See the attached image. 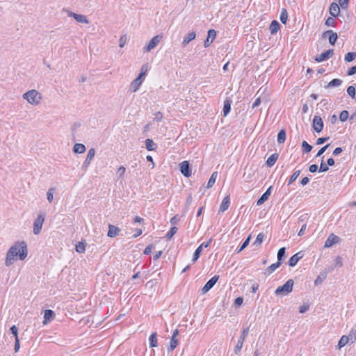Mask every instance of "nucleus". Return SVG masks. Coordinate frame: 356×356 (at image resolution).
I'll list each match as a JSON object with an SVG mask.
<instances>
[{
  "mask_svg": "<svg viewBox=\"0 0 356 356\" xmlns=\"http://www.w3.org/2000/svg\"><path fill=\"white\" fill-rule=\"evenodd\" d=\"M27 254L26 243L24 241H17L8 250L5 265L8 267L10 266L17 259V257L22 261L27 257Z\"/></svg>",
  "mask_w": 356,
  "mask_h": 356,
  "instance_id": "obj_1",
  "label": "nucleus"
},
{
  "mask_svg": "<svg viewBox=\"0 0 356 356\" xmlns=\"http://www.w3.org/2000/svg\"><path fill=\"white\" fill-rule=\"evenodd\" d=\"M23 97L31 104H38L42 99V95L38 90H28Z\"/></svg>",
  "mask_w": 356,
  "mask_h": 356,
  "instance_id": "obj_2",
  "label": "nucleus"
},
{
  "mask_svg": "<svg viewBox=\"0 0 356 356\" xmlns=\"http://www.w3.org/2000/svg\"><path fill=\"white\" fill-rule=\"evenodd\" d=\"M294 282L292 279L288 280L286 283L281 286L277 288L275 291V293L277 296H286L289 293H291L293 290Z\"/></svg>",
  "mask_w": 356,
  "mask_h": 356,
  "instance_id": "obj_3",
  "label": "nucleus"
},
{
  "mask_svg": "<svg viewBox=\"0 0 356 356\" xmlns=\"http://www.w3.org/2000/svg\"><path fill=\"white\" fill-rule=\"evenodd\" d=\"M44 220H45V213H38V215L33 223V232L34 234L37 235L40 232Z\"/></svg>",
  "mask_w": 356,
  "mask_h": 356,
  "instance_id": "obj_4",
  "label": "nucleus"
},
{
  "mask_svg": "<svg viewBox=\"0 0 356 356\" xmlns=\"http://www.w3.org/2000/svg\"><path fill=\"white\" fill-rule=\"evenodd\" d=\"M163 38L162 34L153 37L147 45L143 47V52L147 53L154 49Z\"/></svg>",
  "mask_w": 356,
  "mask_h": 356,
  "instance_id": "obj_5",
  "label": "nucleus"
},
{
  "mask_svg": "<svg viewBox=\"0 0 356 356\" xmlns=\"http://www.w3.org/2000/svg\"><path fill=\"white\" fill-rule=\"evenodd\" d=\"M248 333H249V327H248L243 330V332L239 337V339L238 340V342L235 346L234 353L236 355H238L241 352V350L243 345V341H244L245 337L248 336Z\"/></svg>",
  "mask_w": 356,
  "mask_h": 356,
  "instance_id": "obj_6",
  "label": "nucleus"
},
{
  "mask_svg": "<svg viewBox=\"0 0 356 356\" xmlns=\"http://www.w3.org/2000/svg\"><path fill=\"white\" fill-rule=\"evenodd\" d=\"M68 17H73L77 22L82 24H89L88 17L81 14H76L70 10H66Z\"/></svg>",
  "mask_w": 356,
  "mask_h": 356,
  "instance_id": "obj_7",
  "label": "nucleus"
},
{
  "mask_svg": "<svg viewBox=\"0 0 356 356\" xmlns=\"http://www.w3.org/2000/svg\"><path fill=\"white\" fill-rule=\"evenodd\" d=\"M95 155V148H90L88 152L87 156H86V160L84 161L83 164L82 165V169L83 170L86 171L88 169L91 161L94 159Z\"/></svg>",
  "mask_w": 356,
  "mask_h": 356,
  "instance_id": "obj_8",
  "label": "nucleus"
},
{
  "mask_svg": "<svg viewBox=\"0 0 356 356\" xmlns=\"http://www.w3.org/2000/svg\"><path fill=\"white\" fill-rule=\"evenodd\" d=\"M212 239L210 238L207 243H202L195 251L193 254V257L192 259V261L194 263L195 262L198 258L200 257V255L202 251L203 248H207L211 244Z\"/></svg>",
  "mask_w": 356,
  "mask_h": 356,
  "instance_id": "obj_9",
  "label": "nucleus"
},
{
  "mask_svg": "<svg viewBox=\"0 0 356 356\" xmlns=\"http://www.w3.org/2000/svg\"><path fill=\"white\" fill-rule=\"evenodd\" d=\"M218 279H219L218 275H215L212 278H211L205 284V285L202 287V293H206L207 292H208L216 284V283L218 282Z\"/></svg>",
  "mask_w": 356,
  "mask_h": 356,
  "instance_id": "obj_10",
  "label": "nucleus"
},
{
  "mask_svg": "<svg viewBox=\"0 0 356 356\" xmlns=\"http://www.w3.org/2000/svg\"><path fill=\"white\" fill-rule=\"evenodd\" d=\"M313 128L316 132H321L323 128L322 118L318 115H315L313 119Z\"/></svg>",
  "mask_w": 356,
  "mask_h": 356,
  "instance_id": "obj_11",
  "label": "nucleus"
},
{
  "mask_svg": "<svg viewBox=\"0 0 356 356\" xmlns=\"http://www.w3.org/2000/svg\"><path fill=\"white\" fill-rule=\"evenodd\" d=\"M180 171L186 177L191 176V170L188 161H184L180 163Z\"/></svg>",
  "mask_w": 356,
  "mask_h": 356,
  "instance_id": "obj_12",
  "label": "nucleus"
},
{
  "mask_svg": "<svg viewBox=\"0 0 356 356\" xmlns=\"http://www.w3.org/2000/svg\"><path fill=\"white\" fill-rule=\"evenodd\" d=\"M339 241V237L332 233L329 235L328 238L325 241L324 248H330L332 245L338 243Z\"/></svg>",
  "mask_w": 356,
  "mask_h": 356,
  "instance_id": "obj_13",
  "label": "nucleus"
},
{
  "mask_svg": "<svg viewBox=\"0 0 356 356\" xmlns=\"http://www.w3.org/2000/svg\"><path fill=\"white\" fill-rule=\"evenodd\" d=\"M333 54H334L333 49H328V50L325 51V52H323L322 54H321L319 56H316L315 58V60L317 62L324 61V60L328 59L329 58H330L331 56H332Z\"/></svg>",
  "mask_w": 356,
  "mask_h": 356,
  "instance_id": "obj_14",
  "label": "nucleus"
},
{
  "mask_svg": "<svg viewBox=\"0 0 356 356\" xmlns=\"http://www.w3.org/2000/svg\"><path fill=\"white\" fill-rule=\"evenodd\" d=\"M327 35H329V42L332 45H334L338 38L337 33L333 32L332 30H328L323 33V38H325Z\"/></svg>",
  "mask_w": 356,
  "mask_h": 356,
  "instance_id": "obj_15",
  "label": "nucleus"
},
{
  "mask_svg": "<svg viewBox=\"0 0 356 356\" xmlns=\"http://www.w3.org/2000/svg\"><path fill=\"white\" fill-rule=\"evenodd\" d=\"M216 36V32L214 29H210L208 31L207 38L205 40L204 42V47H208L211 42L213 41Z\"/></svg>",
  "mask_w": 356,
  "mask_h": 356,
  "instance_id": "obj_16",
  "label": "nucleus"
},
{
  "mask_svg": "<svg viewBox=\"0 0 356 356\" xmlns=\"http://www.w3.org/2000/svg\"><path fill=\"white\" fill-rule=\"evenodd\" d=\"M303 257V254L302 252H299L295 254H293L289 260L288 264L290 266H295L298 261L302 259Z\"/></svg>",
  "mask_w": 356,
  "mask_h": 356,
  "instance_id": "obj_17",
  "label": "nucleus"
},
{
  "mask_svg": "<svg viewBox=\"0 0 356 356\" xmlns=\"http://www.w3.org/2000/svg\"><path fill=\"white\" fill-rule=\"evenodd\" d=\"M340 8L339 6L337 3H332L330 6V14L335 17L339 15Z\"/></svg>",
  "mask_w": 356,
  "mask_h": 356,
  "instance_id": "obj_18",
  "label": "nucleus"
},
{
  "mask_svg": "<svg viewBox=\"0 0 356 356\" xmlns=\"http://www.w3.org/2000/svg\"><path fill=\"white\" fill-rule=\"evenodd\" d=\"M120 231V229L118 227L113 225H109L107 236L111 238L115 237L118 235Z\"/></svg>",
  "mask_w": 356,
  "mask_h": 356,
  "instance_id": "obj_19",
  "label": "nucleus"
},
{
  "mask_svg": "<svg viewBox=\"0 0 356 356\" xmlns=\"http://www.w3.org/2000/svg\"><path fill=\"white\" fill-rule=\"evenodd\" d=\"M196 37V33L194 31L188 33L184 38L181 44L183 47H186L190 42L193 40Z\"/></svg>",
  "mask_w": 356,
  "mask_h": 356,
  "instance_id": "obj_20",
  "label": "nucleus"
},
{
  "mask_svg": "<svg viewBox=\"0 0 356 356\" xmlns=\"http://www.w3.org/2000/svg\"><path fill=\"white\" fill-rule=\"evenodd\" d=\"M232 103V100L230 99V97H227L226 99L224 102V106H223L224 116L227 115V114L230 112Z\"/></svg>",
  "mask_w": 356,
  "mask_h": 356,
  "instance_id": "obj_21",
  "label": "nucleus"
},
{
  "mask_svg": "<svg viewBox=\"0 0 356 356\" xmlns=\"http://www.w3.org/2000/svg\"><path fill=\"white\" fill-rule=\"evenodd\" d=\"M55 316V314L54 312L51 310V309H47L44 311V321H43V324L45 325L47 324L49 321H51V320L54 319Z\"/></svg>",
  "mask_w": 356,
  "mask_h": 356,
  "instance_id": "obj_22",
  "label": "nucleus"
},
{
  "mask_svg": "<svg viewBox=\"0 0 356 356\" xmlns=\"http://www.w3.org/2000/svg\"><path fill=\"white\" fill-rule=\"evenodd\" d=\"M229 204H230L229 197V195H227V196L225 197L224 199L222 200V203L220 206L219 212L222 213V212L225 211L228 209Z\"/></svg>",
  "mask_w": 356,
  "mask_h": 356,
  "instance_id": "obj_23",
  "label": "nucleus"
},
{
  "mask_svg": "<svg viewBox=\"0 0 356 356\" xmlns=\"http://www.w3.org/2000/svg\"><path fill=\"white\" fill-rule=\"evenodd\" d=\"M272 186H270L267 191L261 196V197L257 200V205H261L264 203L265 201H266L270 195V191H271Z\"/></svg>",
  "mask_w": 356,
  "mask_h": 356,
  "instance_id": "obj_24",
  "label": "nucleus"
},
{
  "mask_svg": "<svg viewBox=\"0 0 356 356\" xmlns=\"http://www.w3.org/2000/svg\"><path fill=\"white\" fill-rule=\"evenodd\" d=\"M86 146L81 143H76L73 147V152L75 154H83L86 152Z\"/></svg>",
  "mask_w": 356,
  "mask_h": 356,
  "instance_id": "obj_25",
  "label": "nucleus"
},
{
  "mask_svg": "<svg viewBox=\"0 0 356 356\" xmlns=\"http://www.w3.org/2000/svg\"><path fill=\"white\" fill-rule=\"evenodd\" d=\"M269 29L271 34L276 33L280 29V24L277 21L273 20L270 25Z\"/></svg>",
  "mask_w": 356,
  "mask_h": 356,
  "instance_id": "obj_26",
  "label": "nucleus"
},
{
  "mask_svg": "<svg viewBox=\"0 0 356 356\" xmlns=\"http://www.w3.org/2000/svg\"><path fill=\"white\" fill-rule=\"evenodd\" d=\"M277 159H278L277 154H273L270 155L266 161V165L270 167L273 166L277 161Z\"/></svg>",
  "mask_w": 356,
  "mask_h": 356,
  "instance_id": "obj_27",
  "label": "nucleus"
},
{
  "mask_svg": "<svg viewBox=\"0 0 356 356\" xmlns=\"http://www.w3.org/2000/svg\"><path fill=\"white\" fill-rule=\"evenodd\" d=\"M327 277V273L324 272V273H321L317 277L316 279L314 281V284L316 286H318L319 284H321L323 281Z\"/></svg>",
  "mask_w": 356,
  "mask_h": 356,
  "instance_id": "obj_28",
  "label": "nucleus"
},
{
  "mask_svg": "<svg viewBox=\"0 0 356 356\" xmlns=\"http://www.w3.org/2000/svg\"><path fill=\"white\" fill-rule=\"evenodd\" d=\"M281 264L282 263L277 261V263L273 264L269 267H268L266 270L268 274H271L277 268H279L281 266Z\"/></svg>",
  "mask_w": 356,
  "mask_h": 356,
  "instance_id": "obj_29",
  "label": "nucleus"
},
{
  "mask_svg": "<svg viewBox=\"0 0 356 356\" xmlns=\"http://www.w3.org/2000/svg\"><path fill=\"white\" fill-rule=\"evenodd\" d=\"M348 342L349 341H348V339L347 338V336L346 335L342 336L338 343L337 348L341 349V348L345 346Z\"/></svg>",
  "mask_w": 356,
  "mask_h": 356,
  "instance_id": "obj_30",
  "label": "nucleus"
},
{
  "mask_svg": "<svg viewBox=\"0 0 356 356\" xmlns=\"http://www.w3.org/2000/svg\"><path fill=\"white\" fill-rule=\"evenodd\" d=\"M286 140V131L284 129L280 131L277 135V142L280 144L284 143Z\"/></svg>",
  "mask_w": 356,
  "mask_h": 356,
  "instance_id": "obj_31",
  "label": "nucleus"
},
{
  "mask_svg": "<svg viewBox=\"0 0 356 356\" xmlns=\"http://www.w3.org/2000/svg\"><path fill=\"white\" fill-rule=\"evenodd\" d=\"M157 334L156 332L152 333L149 337V345L150 347H156L157 346Z\"/></svg>",
  "mask_w": 356,
  "mask_h": 356,
  "instance_id": "obj_32",
  "label": "nucleus"
},
{
  "mask_svg": "<svg viewBox=\"0 0 356 356\" xmlns=\"http://www.w3.org/2000/svg\"><path fill=\"white\" fill-rule=\"evenodd\" d=\"M280 19L282 23L286 24L288 19V13L285 8H282L280 14Z\"/></svg>",
  "mask_w": 356,
  "mask_h": 356,
  "instance_id": "obj_33",
  "label": "nucleus"
},
{
  "mask_svg": "<svg viewBox=\"0 0 356 356\" xmlns=\"http://www.w3.org/2000/svg\"><path fill=\"white\" fill-rule=\"evenodd\" d=\"M218 177V172H214L212 173L208 183H207V188H209L213 186V185L214 184L216 179Z\"/></svg>",
  "mask_w": 356,
  "mask_h": 356,
  "instance_id": "obj_34",
  "label": "nucleus"
},
{
  "mask_svg": "<svg viewBox=\"0 0 356 356\" xmlns=\"http://www.w3.org/2000/svg\"><path fill=\"white\" fill-rule=\"evenodd\" d=\"M253 174H254V172L251 168H250V169L245 168V171L243 173V177L246 181H248L250 180V179L252 177Z\"/></svg>",
  "mask_w": 356,
  "mask_h": 356,
  "instance_id": "obj_35",
  "label": "nucleus"
},
{
  "mask_svg": "<svg viewBox=\"0 0 356 356\" xmlns=\"http://www.w3.org/2000/svg\"><path fill=\"white\" fill-rule=\"evenodd\" d=\"M285 248H281L277 252V261L282 264V261L285 257Z\"/></svg>",
  "mask_w": 356,
  "mask_h": 356,
  "instance_id": "obj_36",
  "label": "nucleus"
},
{
  "mask_svg": "<svg viewBox=\"0 0 356 356\" xmlns=\"http://www.w3.org/2000/svg\"><path fill=\"white\" fill-rule=\"evenodd\" d=\"M56 189L54 188H50L47 193V199L49 203H51L54 200V194Z\"/></svg>",
  "mask_w": 356,
  "mask_h": 356,
  "instance_id": "obj_37",
  "label": "nucleus"
},
{
  "mask_svg": "<svg viewBox=\"0 0 356 356\" xmlns=\"http://www.w3.org/2000/svg\"><path fill=\"white\" fill-rule=\"evenodd\" d=\"M146 148L149 151L154 150L156 148V144L151 139H147L145 140Z\"/></svg>",
  "mask_w": 356,
  "mask_h": 356,
  "instance_id": "obj_38",
  "label": "nucleus"
},
{
  "mask_svg": "<svg viewBox=\"0 0 356 356\" xmlns=\"http://www.w3.org/2000/svg\"><path fill=\"white\" fill-rule=\"evenodd\" d=\"M348 339V341H350L351 343H353L356 341V330L352 329L347 336Z\"/></svg>",
  "mask_w": 356,
  "mask_h": 356,
  "instance_id": "obj_39",
  "label": "nucleus"
},
{
  "mask_svg": "<svg viewBox=\"0 0 356 356\" xmlns=\"http://www.w3.org/2000/svg\"><path fill=\"white\" fill-rule=\"evenodd\" d=\"M142 78L138 76L136 79H134L131 83V87L134 89H137L142 83Z\"/></svg>",
  "mask_w": 356,
  "mask_h": 356,
  "instance_id": "obj_40",
  "label": "nucleus"
},
{
  "mask_svg": "<svg viewBox=\"0 0 356 356\" xmlns=\"http://www.w3.org/2000/svg\"><path fill=\"white\" fill-rule=\"evenodd\" d=\"M76 251L79 253H83L86 250V245L83 242H79L76 245Z\"/></svg>",
  "mask_w": 356,
  "mask_h": 356,
  "instance_id": "obj_41",
  "label": "nucleus"
},
{
  "mask_svg": "<svg viewBox=\"0 0 356 356\" xmlns=\"http://www.w3.org/2000/svg\"><path fill=\"white\" fill-rule=\"evenodd\" d=\"M356 58V53L355 52H348L345 55V60L346 62H351Z\"/></svg>",
  "mask_w": 356,
  "mask_h": 356,
  "instance_id": "obj_42",
  "label": "nucleus"
},
{
  "mask_svg": "<svg viewBox=\"0 0 356 356\" xmlns=\"http://www.w3.org/2000/svg\"><path fill=\"white\" fill-rule=\"evenodd\" d=\"M341 83H342V81L341 79H334L332 80L328 83V85L327 86V87H338L341 85Z\"/></svg>",
  "mask_w": 356,
  "mask_h": 356,
  "instance_id": "obj_43",
  "label": "nucleus"
},
{
  "mask_svg": "<svg viewBox=\"0 0 356 356\" xmlns=\"http://www.w3.org/2000/svg\"><path fill=\"white\" fill-rule=\"evenodd\" d=\"M178 345V340L176 338H171L170 345L168 348L169 351H172Z\"/></svg>",
  "mask_w": 356,
  "mask_h": 356,
  "instance_id": "obj_44",
  "label": "nucleus"
},
{
  "mask_svg": "<svg viewBox=\"0 0 356 356\" xmlns=\"http://www.w3.org/2000/svg\"><path fill=\"white\" fill-rule=\"evenodd\" d=\"M302 147L303 151L305 153H309V152H311V150L312 149V146L310 145L309 143H307V142H306V141L302 142Z\"/></svg>",
  "mask_w": 356,
  "mask_h": 356,
  "instance_id": "obj_45",
  "label": "nucleus"
},
{
  "mask_svg": "<svg viewBox=\"0 0 356 356\" xmlns=\"http://www.w3.org/2000/svg\"><path fill=\"white\" fill-rule=\"evenodd\" d=\"M300 170H296L289 179V185L291 184L300 175Z\"/></svg>",
  "mask_w": 356,
  "mask_h": 356,
  "instance_id": "obj_46",
  "label": "nucleus"
},
{
  "mask_svg": "<svg viewBox=\"0 0 356 356\" xmlns=\"http://www.w3.org/2000/svg\"><path fill=\"white\" fill-rule=\"evenodd\" d=\"M177 232V228L176 227H172L170 231L166 234V238L168 239H170Z\"/></svg>",
  "mask_w": 356,
  "mask_h": 356,
  "instance_id": "obj_47",
  "label": "nucleus"
},
{
  "mask_svg": "<svg viewBox=\"0 0 356 356\" xmlns=\"http://www.w3.org/2000/svg\"><path fill=\"white\" fill-rule=\"evenodd\" d=\"M127 42V35H122L119 39V46L120 47H124Z\"/></svg>",
  "mask_w": 356,
  "mask_h": 356,
  "instance_id": "obj_48",
  "label": "nucleus"
},
{
  "mask_svg": "<svg viewBox=\"0 0 356 356\" xmlns=\"http://www.w3.org/2000/svg\"><path fill=\"white\" fill-rule=\"evenodd\" d=\"M264 237V235L262 233L259 234L254 242V244L256 245H260L263 241Z\"/></svg>",
  "mask_w": 356,
  "mask_h": 356,
  "instance_id": "obj_49",
  "label": "nucleus"
},
{
  "mask_svg": "<svg viewBox=\"0 0 356 356\" xmlns=\"http://www.w3.org/2000/svg\"><path fill=\"white\" fill-rule=\"evenodd\" d=\"M349 113L347 111H343L339 115V119L341 122H345L348 118Z\"/></svg>",
  "mask_w": 356,
  "mask_h": 356,
  "instance_id": "obj_50",
  "label": "nucleus"
},
{
  "mask_svg": "<svg viewBox=\"0 0 356 356\" xmlns=\"http://www.w3.org/2000/svg\"><path fill=\"white\" fill-rule=\"evenodd\" d=\"M325 25L327 26H335L336 22L333 17H328L325 21Z\"/></svg>",
  "mask_w": 356,
  "mask_h": 356,
  "instance_id": "obj_51",
  "label": "nucleus"
},
{
  "mask_svg": "<svg viewBox=\"0 0 356 356\" xmlns=\"http://www.w3.org/2000/svg\"><path fill=\"white\" fill-rule=\"evenodd\" d=\"M148 70V65L145 64L142 66L140 70V73L139 74L138 76L143 79V77L145 75L147 71Z\"/></svg>",
  "mask_w": 356,
  "mask_h": 356,
  "instance_id": "obj_52",
  "label": "nucleus"
},
{
  "mask_svg": "<svg viewBox=\"0 0 356 356\" xmlns=\"http://www.w3.org/2000/svg\"><path fill=\"white\" fill-rule=\"evenodd\" d=\"M250 238H251V236H249L246 238V240L243 243L242 245L241 246V248L238 250V252H241L243 250H244L248 245V244L250 243Z\"/></svg>",
  "mask_w": 356,
  "mask_h": 356,
  "instance_id": "obj_53",
  "label": "nucleus"
},
{
  "mask_svg": "<svg viewBox=\"0 0 356 356\" xmlns=\"http://www.w3.org/2000/svg\"><path fill=\"white\" fill-rule=\"evenodd\" d=\"M349 0H339V4L342 9H346L348 6Z\"/></svg>",
  "mask_w": 356,
  "mask_h": 356,
  "instance_id": "obj_54",
  "label": "nucleus"
},
{
  "mask_svg": "<svg viewBox=\"0 0 356 356\" xmlns=\"http://www.w3.org/2000/svg\"><path fill=\"white\" fill-rule=\"evenodd\" d=\"M328 170H329L328 166L323 163V160L322 159V161H321V165L319 168V172H327Z\"/></svg>",
  "mask_w": 356,
  "mask_h": 356,
  "instance_id": "obj_55",
  "label": "nucleus"
},
{
  "mask_svg": "<svg viewBox=\"0 0 356 356\" xmlns=\"http://www.w3.org/2000/svg\"><path fill=\"white\" fill-rule=\"evenodd\" d=\"M126 169L124 166H120L117 171V173L119 175V178L122 177L125 173Z\"/></svg>",
  "mask_w": 356,
  "mask_h": 356,
  "instance_id": "obj_56",
  "label": "nucleus"
},
{
  "mask_svg": "<svg viewBox=\"0 0 356 356\" xmlns=\"http://www.w3.org/2000/svg\"><path fill=\"white\" fill-rule=\"evenodd\" d=\"M163 118V114L161 112H157L154 114V120L156 122L161 121Z\"/></svg>",
  "mask_w": 356,
  "mask_h": 356,
  "instance_id": "obj_57",
  "label": "nucleus"
},
{
  "mask_svg": "<svg viewBox=\"0 0 356 356\" xmlns=\"http://www.w3.org/2000/svg\"><path fill=\"white\" fill-rule=\"evenodd\" d=\"M154 246L152 244L149 245L144 250V252H143L144 254H149L152 252V249H154Z\"/></svg>",
  "mask_w": 356,
  "mask_h": 356,
  "instance_id": "obj_58",
  "label": "nucleus"
},
{
  "mask_svg": "<svg viewBox=\"0 0 356 356\" xmlns=\"http://www.w3.org/2000/svg\"><path fill=\"white\" fill-rule=\"evenodd\" d=\"M309 305L304 304L299 308V312L301 314H303L309 309Z\"/></svg>",
  "mask_w": 356,
  "mask_h": 356,
  "instance_id": "obj_59",
  "label": "nucleus"
},
{
  "mask_svg": "<svg viewBox=\"0 0 356 356\" xmlns=\"http://www.w3.org/2000/svg\"><path fill=\"white\" fill-rule=\"evenodd\" d=\"M243 302V298L238 297L234 300V305L236 307H239V306H241L242 305Z\"/></svg>",
  "mask_w": 356,
  "mask_h": 356,
  "instance_id": "obj_60",
  "label": "nucleus"
},
{
  "mask_svg": "<svg viewBox=\"0 0 356 356\" xmlns=\"http://www.w3.org/2000/svg\"><path fill=\"white\" fill-rule=\"evenodd\" d=\"M334 261H335L336 266H339V267L342 266L343 263H342V258L341 257H339V256L337 257Z\"/></svg>",
  "mask_w": 356,
  "mask_h": 356,
  "instance_id": "obj_61",
  "label": "nucleus"
},
{
  "mask_svg": "<svg viewBox=\"0 0 356 356\" xmlns=\"http://www.w3.org/2000/svg\"><path fill=\"white\" fill-rule=\"evenodd\" d=\"M10 331H11L12 334L15 336V339L18 338L17 327L15 325H13L10 327Z\"/></svg>",
  "mask_w": 356,
  "mask_h": 356,
  "instance_id": "obj_62",
  "label": "nucleus"
},
{
  "mask_svg": "<svg viewBox=\"0 0 356 356\" xmlns=\"http://www.w3.org/2000/svg\"><path fill=\"white\" fill-rule=\"evenodd\" d=\"M329 144L325 145L324 147H323L322 148H321L319 149V151L318 152L317 154H316V156H320L321 154H323L324 153V152L327 149V148L329 147Z\"/></svg>",
  "mask_w": 356,
  "mask_h": 356,
  "instance_id": "obj_63",
  "label": "nucleus"
},
{
  "mask_svg": "<svg viewBox=\"0 0 356 356\" xmlns=\"http://www.w3.org/2000/svg\"><path fill=\"white\" fill-rule=\"evenodd\" d=\"M356 73V66L350 67L348 71V75L352 76Z\"/></svg>",
  "mask_w": 356,
  "mask_h": 356,
  "instance_id": "obj_64",
  "label": "nucleus"
}]
</instances>
